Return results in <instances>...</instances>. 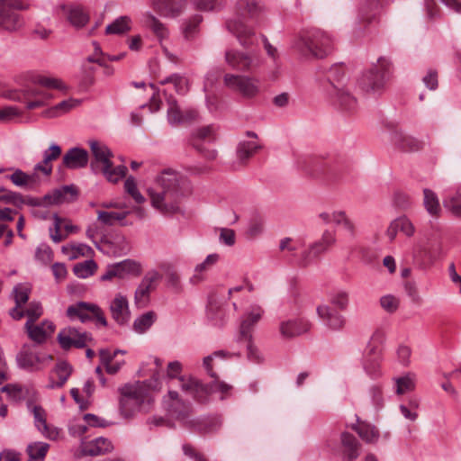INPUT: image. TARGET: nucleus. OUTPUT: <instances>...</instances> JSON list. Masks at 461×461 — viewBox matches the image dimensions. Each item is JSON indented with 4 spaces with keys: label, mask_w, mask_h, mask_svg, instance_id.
<instances>
[{
    "label": "nucleus",
    "mask_w": 461,
    "mask_h": 461,
    "mask_svg": "<svg viewBox=\"0 0 461 461\" xmlns=\"http://www.w3.org/2000/svg\"><path fill=\"white\" fill-rule=\"evenodd\" d=\"M119 272V278H123L127 275L139 276L140 274V265L134 260L125 259L116 263Z\"/></svg>",
    "instance_id": "53"
},
{
    "label": "nucleus",
    "mask_w": 461,
    "mask_h": 461,
    "mask_svg": "<svg viewBox=\"0 0 461 461\" xmlns=\"http://www.w3.org/2000/svg\"><path fill=\"white\" fill-rule=\"evenodd\" d=\"M124 189L125 192L130 194L137 203L140 204L145 202L144 196L138 190L137 184L133 176H129L126 178L124 182Z\"/></svg>",
    "instance_id": "60"
},
{
    "label": "nucleus",
    "mask_w": 461,
    "mask_h": 461,
    "mask_svg": "<svg viewBox=\"0 0 461 461\" xmlns=\"http://www.w3.org/2000/svg\"><path fill=\"white\" fill-rule=\"evenodd\" d=\"M67 316L71 320H79L82 323L95 319L96 321L104 326H107V321L102 309L95 303L86 302H77L71 304L67 309Z\"/></svg>",
    "instance_id": "9"
},
{
    "label": "nucleus",
    "mask_w": 461,
    "mask_h": 461,
    "mask_svg": "<svg viewBox=\"0 0 461 461\" xmlns=\"http://www.w3.org/2000/svg\"><path fill=\"white\" fill-rule=\"evenodd\" d=\"M340 438L344 457L348 461H355L359 456V442L354 435L348 432H343Z\"/></svg>",
    "instance_id": "35"
},
{
    "label": "nucleus",
    "mask_w": 461,
    "mask_h": 461,
    "mask_svg": "<svg viewBox=\"0 0 461 461\" xmlns=\"http://www.w3.org/2000/svg\"><path fill=\"white\" fill-rule=\"evenodd\" d=\"M119 392V411L124 419H131L140 411H146V407L151 404L148 392L139 384H126Z\"/></svg>",
    "instance_id": "3"
},
{
    "label": "nucleus",
    "mask_w": 461,
    "mask_h": 461,
    "mask_svg": "<svg viewBox=\"0 0 461 461\" xmlns=\"http://www.w3.org/2000/svg\"><path fill=\"white\" fill-rule=\"evenodd\" d=\"M328 95L334 107L342 113L353 114L357 110V101L348 89L332 85V90H328Z\"/></svg>",
    "instance_id": "16"
},
{
    "label": "nucleus",
    "mask_w": 461,
    "mask_h": 461,
    "mask_svg": "<svg viewBox=\"0 0 461 461\" xmlns=\"http://www.w3.org/2000/svg\"><path fill=\"white\" fill-rule=\"evenodd\" d=\"M355 429L358 436L366 443L373 444L379 439V430L370 423L359 422Z\"/></svg>",
    "instance_id": "45"
},
{
    "label": "nucleus",
    "mask_w": 461,
    "mask_h": 461,
    "mask_svg": "<svg viewBox=\"0 0 461 461\" xmlns=\"http://www.w3.org/2000/svg\"><path fill=\"white\" fill-rule=\"evenodd\" d=\"M72 370V366L68 361L59 360L52 370V373L58 376V381L50 379L48 387L50 389L61 388L69 378Z\"/></svg>",
    "instance_id": "37"
},
{
    "label": "nucleus",
    "mask_w": 461,
    "mask_h": 461,
    "mask_svg": "<svg viewBox=\"0 0 461 461\" xmlns=\"http://www.w3.org/2000/svg\"><path fill=\"white\" fill-rule=\"evenodd\" d=\"M17 363L21 368L34 371L41 369V366L52 360L50 354H38L32 351L23 350L17 355Z\"/></svg>",
    "instance_id": "24"
},
{
    "label": "nucleus",
    "mask_w": 461,
    "mask_h": 461,
    "mask_svg": "<svg viewBox=\"0 0 461 461\" xmlns=\"http://www.w3.org/2000/svg\"><path fill=\"white\" fill-rule=\"evenodd\" d=\"M380 305L386 312L393 313L400 306V299L393 294H385L380 298Z\"/></svg>",
    "instance_id": "62"
},
{
    "label": "nucleus",
    "mask_w": 461,
    "mask_h": 461,
    "mask_svg": "<svg viewBox=\"0 0 461 461\" xmlns=\"http://www.w3.org/2000/svg\"><path fill=\"white\" fill-rule=\"evenodd\" d=\"M317 314L323 323L333 330H340L345 324L344 317L328 305L318 306Z\"/></svg>",
    "instance_id": "28"
},
{
    "label": "nucleus",
    "mask_w": 461,
    "mask_h": 461,
    "mask_svg": "<svg viewBox=\"0 0 461 461\" xmlns=\"http://www.w3.org/2000/svg\"><path fill=\"white\" fill-rule=\"evenodd\" d=\"M261 148L255 140L240 141L236 149L237 158L241 164H245Z\"/></svg>",
    "instance_id": "42"
},
{
    "label": "nucleus",
    "mask_w": 461,
    "mask_h": 461,
    "mask_svg": "<svg viewBox=\"0 0 461 461\" xmlns=\"http://www.w3.org/2000/svg\"><path fill=\"white\" fill-rule=\"evenodd\" d=\"M423 205L427 212L434 218H438L441 213V206L437 194L429 189H423Z\"/></svg>",
    "instance_id": "43"
},
{
    "label": "nucleus",
    "mask_w": 461,
    "mask_h": 461,
    "mask_svg": "<svg viewBox=\"0 0 461 461\" xmlns=\"http://www.w3.org/2000/svg\"><path fill=\"white\" fill-rule=\"evenodd\" d=\"M311 322L304 318L286 320L280 322L279 331L283 338L292 339L307 333L311 330Z\"/></svg>",
    "instance_id": "23"
},
{
    "label": "nucleus",
    "mask_w": 461,
    "mask_h": 461,
    "mask_svg": "<svg viewBox=\"0 0 461 461\" xmlns=\"http://www.w3.org/2000/svg\"><path fill=\"white\" fill-rule=\"evenodd\" d=\"M225 60L230 68L242 71L249 70L255 66L254 59L249 54L236 50H227Z\"/></svg>",
    "instance_id": "26"
},
{
    "label": "nucleus",
    "mask_w": 461,
    "mask_h": 461,
    "mask_svg": "<svg viewBox=\"0 0 461 461\" xmlns=\"http://www.w3.org/2000/svg\"><path fill=\"white\" fill-rule=\"evenodd\" d=\"M157 315L154 312H147L138 318L133 322V330L140 334L146 332L155 322Z\"/></svg>",
    "instance_id": "49"
},
{
    "label": "nucleus",
    "mask_w": 461,
    "mask_h": 461,
    "mask_svg": "<svg viewBox=\"0 0 461 461\" xmlns=\"http://www.w3.org/2000/svg\"><path fill=\"white\" fill-rule=\"evenodd\" d=\"M295 164L299 170L312 177L332 176L335 174V170L329 161L317 157L299 156L296 158Z\"/></svg>",
    "instance_id": "12"
},
{
    "label": "nucleus",
    "mask_w": 461,
    "mask_h": 461,
    "mask_svg": "<svg viewBox=\"0 0 461 461\" xmlns=\"http://www.w3.org/2000/svg\"><path fill=\"white\" fill-rule=\"evenodd\" d=\"M264 230V220L261 216L256 215L251 218L249 223L247 235L249 238L259 236Z\"/></svg>",
    "instance_id": "63"
},
{
    "label": "nucleus",
    "mask_w": 461,
    "mask_h": 461,
    "mask_svg": "<svg viewBox=\"0 0 461 461\" xmlns=\"http://www.w3.org/2000/svg\"><path fill=\"white\" fill-rule=\"evenodd\" d=\"M110 311L113 320L120 325L126 323L130 319L128 300L118 294L110 304Z\"/></svg>",
    "instance_id": "30"
},
{
    "label": "nucleus",
    "mask_w": 461,
    "mask_h": 461,
    "mask_svg": "<svg viewBox=\"0 0 461 461\" xmlns=\"http://www.w3.org/2000/svg\"><path fill=\"white\" fill-rule=\"evenodd\" d=\"M127 171L128 169L125 166L120 165L113 167V164L112 163V166L107 169H103L101 172L109 182L117 183L126 176Z\"/></svg>",
    "instance_id": "57"
},
{
    "label": "nucleus",
    "mask_w": 461,
    "mask_h": 461,
    "mask_svg": "<svg viewBox=\"0 0 461 461\" xmlns=\"http://www.w3.org/2000/svg\"><path fill=\"white\" fill-rule=\"evenodd\" d=\"M214 380L208 384H202L199 380L190 377L185 380L181 377V389L191 394L197 402L204 403L208 402L211 393H221V400H224L230 394L232 386L223 381L219 380L218 376L212 377Z\"/></svg>",
    "instance_id": "4"
},
{
    "label": "nucleus",
    "mask_w": 461,
    "mask_h": 461,
    "mask_svg": "<svg viewBox=\"0 0 461 461\" xmlns=\"http://www.w3.org/2000/svg\"><path fill=\"white\" fill-rule=\"evenodd\" d=\"M93 340L92 334L87 331H82L75 327H66L59 330L57 336V341L60 348L68 351L72 348H84L87 343Z\"/></svg>",
    "instance_id": "13"
},
{
    "label": "nucleus",
    "mask_w": 461,
    "mask_h": 461,
    "mask_svg": "<svg viewBox=\"0 0 461 461\" xmlns=\"http://www.w3.org/2000/svg\"><path fill=\"white\" fill-rule=\"evenodd\" d=\"M264 312L265 311L261 306L253 304L244 313L237 337V340L239 342H241V339H250L253 338L252 333L254 328L256 324L261 320Z\"/></svg>",
    "instance_id": "18"
},
{
    "label": "nucleus",
    "mask_w": 461,
    "mask_h": 461,
    "mask_svg": "<svg viewBox=\"0 0 461 461\" xmlns=\"http://www.w3.org/2000/svg\"><path fill=\"white\" fill-rule=\"evenodd\" d=\"M31 80L34 85L41 86L48 89H57L64 93L70 89L67 84L58 77L36 74L32 77Z\"/></svg>",
    "instance_id": "38"
},
{
    "label": "nucleus",
    "mask_w": 461,
    "mask_h": 461,
    "mask_svg": "<svg viewBox=\"0 0 461 461\" xmlns=\"http://www.w3.org/2000/svg\"><path fill=\"white\" fill-rule=\"evenodd\" d=\"M161 85L172 84L176 92L179 95H185L188 91V83L186 78L177 73L172 74L159 81Z\"/></svg>",
    "instance_id": "50"
},
{
    "label": "nucleus",
    "mask_w": 461,
    "mask_h": 461,
    "mask_svg": "<svg viewBox=\"0 0 461 461\" xmlns=\"http://www.w3.org/2000/svg\"><path fill=\"white\" fill-rule=\"evenodd\" d=\"M89 154L86 149L74 147L66 151L62 158V167L68 169H80L87 166Z\"/></svg>",
    "instance_id": "25"
},
{
    "label": "nucleus",
    "mask_w": 461,
    "mask_h": 461,
    "mask_svg": "<svg viewBox=\"0 0 461 461\" xmlns=\"http://www.w3.org/2000/svg\"><path fill=\"white\" fill-rule=\"evenodd\" d=\"M78 193L73 185H63L52 191L50 194H45L42 198L28 197L24 199V203L31 206H42L59 204L64 202L74 201Z\"/></svg>",
    "instance_id": "11"
},
{
    "label": "nucleus",
    "mask_w": 461,
    "mask_h": 461,
    "mask_svg": "<svg viewBox=\"0 0 461 461\" xmlns=\"http://www.w3.org/2000/svg\"><path fill=\"white\" fill-rule=\"evenodd\" d=\"M381 0H368V6L359 10L358 20L361 23H370L375 18V9L377 8Z\"/></svg>",
    "instance_id": "58"
},
{
    "label": "nucleus",
    "mask_w": 461,
    "mask_h": 461,
    "mask_svg": "<svg viewBox=\"0 0 461 461\" xmlns=\"http://www.w3.org/2000/svg\"><path fill=\"white\" fill-rule=\"evenodd\" d=\"M49 444L44 442H34L27 447L29 461H42L48 452Z\"/></svg>",
    "instance_id": "52"
},
{
    "label": "nucleus",
    "mask_w": 461,
    "mask_h": 461,
    "mask_svg": "<svg viewBox=\"0 0 461 461\" xmlns=\"http://www.w3.org/2000/svg\"><path fill=\"white\" fill-rule=\"evenodd\" d=\"M393 144L402 151H416L421 148V142L402 131H394L391 135Z\"/></svg>",
    "instance_id": "31"
},
{
    "label": "nucleus",
    "mask_w": 461,
    "mask_h": 461,
    "mask_svg": "<svg viewBox=\"0 0 461 461\" xmlns=\"http://www.w3.org/2000/svg\"><path fill=\"white\" fill-rule=\"evenodd\" d=\"M393 382L395 384V393L402 395L415 389L417 378L415 374L409 372L404 375L394 377Z\"/></svg>",
    "instance_id": "44"
},
{
    "label": "nucleus",
    "mask_w": 461,
    "mask_h": 461,
    "mask_svg": "<svg viewBox=\"0 0 461 461\" xmlns=\"http://www.w3.org/2000/svg\"><path fill=\"white\" fill-rule=\"evenodd\" d=\"M385 340V332L377 329L373 333L363 356V366L367 375L375 379L382 375V345Z\"/></svg>",
    "instance_id": "6"
},
{
    "label": "nucleus",
    "mask_w": 461,
    "mask_h": 461,
    "mask_svg": "<svg viewBox=\"0 0 461 461\" xmlns=\"http://www.w3.org/2000/svg\"><path fill=\"white\" fill-rule=\"evenodd\" d=\"M28 337L33 342L41 345L45 343L55 331V324L49 320H44L39 324L26 321L24 325Z\"/></svg>",
    "instance_id": "21"
},
{
    "label": "nucleus",
    "mask_w": 461,
    "mask_h": 461,
    "mask_svg": "<svg viewBox=\"0 0 461 461\" xmlns=\"http://www.w3.org/2000/svg\"><path fill=\"white\" fill-rule=\"evenodd\" d=\"M119 272V278H123L127 275L139 276L140 274V265L134 260L125 259L116 263Z\"/></svg>",
    "instance_id": "54"
},
{
    "label": "nucleus",
    "mask_w": 461,
    "mask_h": 461,
    "mask_svg": "<svg viewBox=\"0 0 461 461\" xmlns=\"http://www.w3.org/2000/svg\"><path fill=\"white\" fill-rule=\"evenodd\" d=\"M142 23L145 27L150 29L158 40L162 42L168 36V30L156 16L150 12L142 14Z\"/></svg>",
    "instance_id": "34"
},
{
    "label": "nucleus",
    "mask_w": 461,
    "mask_h": 461,
    "mask_svg": "<svg viewBox=\"0 0 461 461\" xmlns=\"http://www.w3.org/2000/svg\"><path fill=\"white\" fill-rule=\"evenodd\" d=\"M185 0H153V9L163 17H176L183 10Z\"/></svg>",
    "instance_id": "29"
},
{
    "label": "nucleus",
    "mask_w": 461,
    "mask_h": 461,
    "mask_svg": "<svg viewBox=\"0 0 461 461\" xmlns=\"http://www.w3.org/2000/svg\"><path fill=\"white\" fill-rule=\"evenodd\" d=\"M391 75V62L385 58H379L377 64L372 66L359 78V86L366 92L380 91Z\"/></svg>",
    "instance_id": "8"
},
{
    "label": "nucleus",
    "mask_w": 461,
    "mask_h": 461,
    "mask_svg": "<svg viewBox=\"0 0 461 461\" xmlns=\"http://www.w3.org/2000/svg\"><path fill=\"white\" fill-rule=\"evenodd\" d=\"M168 109H167V121L169 124L175 126L194 121L198 113L195 109H185L181 110L177 105L176 100L172 96L167 98Z\"/></svg>",
    "instance_id": "22"
},
{
    "label": "nucleus",
    "mask_w": 461,
    "mask_h": 461,
    "mask_svg": "<svg viewBox=\"0 0 461 461\" xmlns=\"http://www.w3.org/2000/svg\"><path fill=\"white\" fill-rule=\"evenodd\" d=\"M192 193L187 177L172 169L164 170L154 186L148 189L151 205L163 215H172L181 211V202Z\"/></svg>",
    "instance_id": "1"
},
{
    "label": "nucleus",
    "mask_w": 461,
    "mask_h": 461,
    "mask_svg": "<svg viewBox=\"0 0 461 461\" xmlns=\"http://www.w3.org/2000/svg\"><path fill=\"white\" fill-rule=\"evenodd\" d=\"M131 28V20L129 16H121L115 19L111 24L106 26L107 34H122L127 32Z\"/></svg>",
    "instance_id": "51"
},
{
    "label": "nucleus",
    "mask_w": 461,
    "mask_h": 461,
    "mask_svg": "<svg viewBox=\"0 0 461 461\" xmlns=\"http://www.w3.org/2000/svg\"><path fill=\"white\" fill-rule=\"evenodd\" d=\"M336 241L335 234L332 231L326 230L323 232L321 239L311 245L308 249L301 252L300 257L297 258L296 252L301 249L302 243L299 240H294L291 238H284L280 240L279 249L281 251H287L294 258L295 263L303 267H305L313 263L317 258L325 252Z\"/></svg>",
    "instance_id": "2"
},
{
    "label": "nucleus",
    "mask_w": 461,
    "mask_h": 461,
    "mask_svg": "<svg viewBox=\"0 0 461 461\" xmlns=\"http://www.w3.org/2000/svg\"><path fill=\"white\" fill-rule=\"evenodd\" d=\"M31 5L27 0H0V32H14L24 24L19 11L28 10Z\"/></svg>",
    "instance_id": "5"
},
{
    "label": "nucleus",
    "mask_w": 461,
    "mask_h": 461,
    "mask_svg": "<svg viewBox=\"0 0 461 461\" xmlns=\"http://www.w3.org/2000/svg\"><path fill=\"white\" fill-rule=\"evenodd\" d=\"M218 254H210L206 258L194 267V275L190 277V283L197 285L206 279L207 273L218 262Z\"/></svg>",
    "instance_id": "33"
},
{
    "label": "nucleus",
    "mask_w": 461,
    "mask_h": 461,
    "mask_svg": "<svg viewBox=\"0 0 461 461\" xmlns=\"http://www.w3.org/2000/svg\"><path fill=\"white\" fill-rule=\"evenodd\" d=\"M443 205L454 217L461 219V185L446 194Z\"/></svg>",
    "instance_id": "40"
},
{
    "label": "nucleus",
    "mask_w": 461,
    "mask_h": 461,
    "mask_svg": "<svg viewBox=\"0 0 461 461\" xmlns=\"http://www.w3.org/2000/svg\"><path fill=\"white\" fill-rule=\"evenodd\" d=\"M214 139V128L212 125H208L196 129L192 133L189 143L194 149L203 154L206 159L213 160L217 157V151L206 148L204 143L212 142Z\"/></svg>",
    "instance_id": "15"
},
{
    "label": "nucleus",
    "mask_w": 461,
    "mask_h": 461,
    "mask_svg": "<svg viewBox=\"0 0 461 461\" xmlns=\"http://www.w3.org/2000/svg\"><path fill=\"white\" fill-rule=\"evenodd\" d=\"M399 231L407 237H412L415 233V227L413 223L405 215L394 219L388 226L386 235L390 241L394 240Z\"/></svg>",
    "instance_id": "27"
},
{
    "label": "nucleus",
    "mask_w": 461,
    "mask_h": 461,
    "mask_svg": "<svg viewBox=\"0 0 461 461\" xmlns=\"http://www.w3.org/2000/svg\"><path fill=\"white\" fill-rule=\"evenodd\" d=\"M96 268L97 264L93 259H88L76 264L73 267V272L79 278H87L94 275Z\"/></svg>",
    "instance_id": "55"
},
{
    "label": "nucleus",
    "mask_w": 461,
    "mask_h": 461,
    "mask_svg": "<svg viewBox=\"0 0 461 461\" xmlns=\"http://www.w3.org/2000/svg\"><path fill=\"white\" fill-rule=\"evenodd\" d=\"M32 95L37 97V99L33 101H28L26 103V108L29 110H33L39 107H42L45 105L46 101L51 98V95L44 90H31Z\"/></svg>",
    "instance_id": "59"
},
{
    "label": "nucleus",
    "mask_w": 461,
    "mask_h": 461,
    "mask_svg": "<svg viewBox=\"0 0 461 461\" xmlns=\"http://www.w3.org/2000/svg\"><path fill=\"white\" fill-rule=\"evenodd\" d=\"M163 407L171 418L183 423L189 421L192 412L191 403L181 400L177 392L168 391L167 395L163 398Z\"/></svg>",
    "instance_id": "14"
},
{
    "label": "nucleus",
    "mask_w": 461,
    "mask_h": 461,
    "mask_svg": "<svg viewBox=\"0 0 461 461\" xmlns=\"http://www.w3.org/2000/svg\"><path fill=\"white\" fill-rule=\"evenodd\" d=\"M326 77L330 84L329 90H332V85L339 86L345 78V68L342 65L334 64L327 71Z\"/></svg>",
    "instance_id": "56"
},
{
    "label": "nucleus",
    "mask_w": 461,
    "mask_h": 461,
    "mask_svg": "<svg viewBox=\"0 0 461 461\" xmlns=\"http://www.w3.org/2000/svg\"><path fill=\"white\" fill-rule=\"evenodd\" d=\"M222 425V419L220 415L204 417L194 421L195 429L203 434L217 432Z\"/></svg>",
    "instance_id": "39"
},
{
    "label": "nucleus",
    "mask_w": 461,
    "mask_h": 461,
    "mask_svg": "<svg viewBox=\"0 0 461 461\" xmlns=\"http://www.w3.org/2000/svg\"><path fill=\"white\" fill-rule=\"evenodd\" d=\"M223 81L229 89L246 98H253L260 93V81L256 77L228 73Z\"/></svg>",
    "instance_id": "10"
},
{
    "label": "nucleus",
    "mask_w": 461,
    "mask_h": 461,
    "mask_svg": "<svg viewBox=\"0 0 461 461\" xmlns=\"http://www.w3.org/2000/svg\"><path fill=\"white\" fill-rule=\"evenodd\" d=\"M12 183L19 187H25L35 185L39 182L38 175L32 173L28 175L21 169H15L14 172L8 176Z\"/></svg>",
    "instance_id": "47"
},
{
    "label": "nucleus",
    "mask_w": 461,
    "mask_h": 461,
    "mask_svg": "<svg viewBox=\"0 0 461 461\" xmlns=\"http://www.w3.org/2000/svg\"><path fill=\"white\" fill-rule=\"evenodd\" d=\"M113 449L112 442L103 437L83 443L82 451L85 455L95 456L106 454Z\"/></svg>",
    "instance_id": "32"
},
{
    "label": "nucleus",
    "mask_w": 461,
    "mask_h": 461,
    "mask_svg": "<svg viewBox=\"0 0 461 461\" xmlns=\"http://www.w3.org/2000/svg\"><path fill=\"white\" fill-rule=\"evenodd\" d=\"M35 258L42 264H49L53 258L52 249L46 243L40 244L35 251Z\"/></svg>",
    "instance_id": "64"
},
{
    "label": "nucleus",
    "mask_w": 461,
    "mask_h": 461,
    "mask_svg": "<svg viewBox=\"0 0 461 461\" xmlns=\"http://www.w3.org/2000/svg\"><path fill=\"white\" fill-rule=\"evenodd\" d=\"M61 9L69 23L76 28H82L88 22V14L79 5H62Z\"/></svg>",
    "instance_id": "36"
},
{
    "label": "nucleus",
    "mask_w": 461,
    "mask_h": 461,
    "mask_svg": "<svg viewBox=\"0 0 461 461\" xmlns=\"http://www.w3.org/2000/svg\"><path fill=\"white\" fill-rule=\"evenodd\" d=\"M13 293L15 304L23 306L29 300L31 288L27 285L18 284L14 287Z\"/></svg>",
    "instance_id": "61"
},
{
    "label": "nucleus",
    "mask_w": 461,
    "mask_h": 461,
    "mask_svg": "<svg viewBox=\"0 0 461 461\" xmlns=\"http://www.w3.org/2000/svg\"><path fill=\"white\" fill-rule=\"evenodd\" d=\"M236 13L243 19L250 20L259 26L264 17V6L258 0H237Z\"/></svg>",
    "instance_id": "20"
},
{
    "label": "nucleus",
    "mask_w": 461,
    "mask_h": 461,
    "mask_svg": "<svg viewBox=\"0 0 461 461\" xmlns=\"http://www.w3.org/2000/svg\"><path fill=\"white\" fill-rule=\"evenodd\" d=\"M227 30L233 34L245 48L258 42V37L253 28L249 27L240 17L229 19L226 22Z\"/></svg>",
    "instance_id": "17"
},
{
    "label": "nucleus",
    "mask_w": 461,
    "mask_h": 461,
    "mask_svg": "<svg viewBox=\"0 0 461 461\" xmlns=\"http://www.w3.org/2000/svg\"><path fill=\"white\" fill-rule=\"evenodd\" d=\"M81 100L77 98H68L67 100H63L51 107L48 112V116L50 117H58L63 115L69 111L77 108L81 104Z\"/></svg>",
    "instance_id": "46"
},
{
    "label": "nucleus",
    "mask_w": 461,
    "mask_h": 461,
    "mask_svg": "<svg viewBox=\"0 0 461 461\" xmlns=\"http://www.w3.org/2000/svg\"><path fill=\"white\" fill-rule=\"evenodd\" d=\"M303 48L313 57L323 59L330 55L334 48V41L328 32L313 28L306 31L301 36Z\"/></svg>",
    "instance_id": "7"
},
{
    "label": "nucleus",
    "mask_w": 461,
    "mask_h": 461,
    "mask_svg": "<svg viewBox=\"0 0 461 461\" xmlns=\"http://www.w3.org/2000/svg\"><path fill=\"white\" fill-rule=\"evenodd\" d=\"M27 407L33 415L35 427L41 433H45L48 430L45 410L40 405L33 404L32 402H27Z\"/></svg>",
    "instance_id": "48"
},
{
    "label": "nucleus",
    "mask_w": 461,
    "mask_h": 461,
    "mask_svg": "<svg viewBox=\"0 0 461 461\" xmlns=\"http://www.w3.org/2000/svg\"><path fill=\"white\" fill-rule=\"evenodd\" d=\"M88 144L94 157L91 162V168L95 173L107 169L112 166L111 158L113 155L105 144L95 140H89Z\"/></svg>",
    "instance_id": "19"
},
{
    "label": "nucleus",
    "mask_w": 461,
    "mask_h": 461,
    "mask_svg": "<svg viewBox=\"0 0 461 461\" xmlns=\"http://www.w3.org/2000/svg\"><path fill=\"white\" fill-rule=\"evenodd\" d=\"M130 214L129 211L123 212H107L97 211V221L106 226H113L119 222L121 226H125L127 223L124 221L126 217Z\"/></svg>",
    "instance_id": "41"
}]
</instances>
